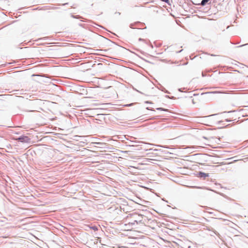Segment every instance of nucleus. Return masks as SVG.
Listing matches in <instances>:
<instances>
[{"mask_svg": "<svg viewBox=\"0 0 248 248\" xmlns=\"http://www.w3.org/2000/svg\"><path fill=\"white\" fill-rule=\"evenodd\" d=\"M18 140L22 142H27L29 140V139L27 136H23L18 138Z\"/></svg>", "mask_w": 248, "mask_h": 248, "instance_id": "f257e3e1", "label": "nucleus"}, {"mask_svg": "<svg viewBox=\"0 0 248 248\" xmlns=\"http://www.w3.org/2000/svg\"><path fill=\"white\" fill-rule=\"evenodd\" d=\"M199 176L201 177H204V178H206V177H207L209 176V175L207 173H204V172H200L199 173Z\"/></svg>", "mask_w": 248, "mask_h": 248, "instance_id": "f03ea898", "label": "nucleus"}, {"mask_svg": "<svg viewBox=\"0 0 248 248\" xmlns=\"http://www.w3.org/2000/svg\"><path fill=\"white\" fill-rule=\"evenodd\" d=\"M209 0H202L201 3H195L196 5H201L202 6L205 5Z\"/></svg>", "mask_w": 248, "mask_h": 248, "instance_id": "7ed1b4c3", "label": "nucleus"}, {"mask_svg": "<svg viewBox=\"0 0 248 248\" xmlns=\"http://www.w3.org/2000/svg\"><path fill=\"white\" fill-rule=\"evenodd\" d=\"M157 110H165V111L167 110L166 109H164L162 108H157Z\"/></svg>", "mask_w": 248, "mask_h": 248, "instance_id": "20e7f679", "label": "nucleus"}, {"mask_svg": "<svg viewBox=\"0 0 248 248\" xmlns=\"http://www.w3.org/2000/svg\"><path fill=\"white\" fill-rule=\"evenodd\" d=\"M162 0L163 1H165L166 2H168V0Z\"/></svg>", "mask_w": 248, "mask_h": 248, "instance_id": "39448f33", "label": "nucleus"}]
</instances>
